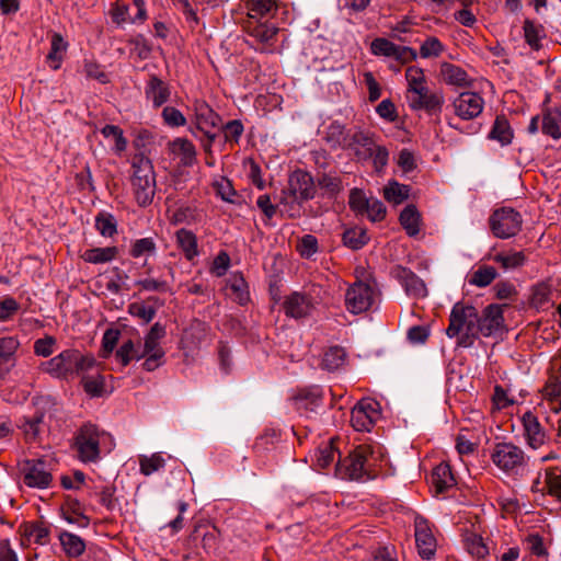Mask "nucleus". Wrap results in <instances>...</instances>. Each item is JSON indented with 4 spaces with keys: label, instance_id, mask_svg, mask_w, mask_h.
<instances>
[{
    "label": "nucleus",
    "instance_id": "obj_1",
    "mask_svg": "<svg viewBox=\"0 0 561 561\" xmlns=\"http://www.w3.org/2000/svg\"><path fill=\"white\" fill-rule=\"evenodd\" d=\"M479 311L472 305L457 302L454 305L449 325L446 329L448 337H457V345L471 347L478 339Z\"/></svg>",
    "mask_w": 561,
    "mask_h": 561
},
{
    "label": "nucleus",
    "instance_id": "obj_2",
    "mask_svg": "<svg viewBox=\"0 0 561 561\" xmlns=\"http://www.w3.org/2000/svg\"><path fill=\"white\" fill-rule=\"evenodd\" d=\"M95 365L92 355H83L80 351L68 348L42 364L43 370L59 379H73Z\"/></svg>",
    "mask_w": 561,
    "mask_h": 561
},
{
    "label": "nucleus",
    "instance_id": "obj_3",
    "mask_svg": "<svg viewBox=\"0 0 561 561\" xmlns=\"http://www.w3.org/2000/svg\"><path fill=\"white\" fill-rule=\"evenodd\" d=\"M375 448L371 445H359L343 462L337 461L336 472L342 479L360 480L369 477V468L377 460Z\"/></svg>",
    "mask_w": 561,
    "mask_h": 561
},
{
    "label": "nucleus",
    "instance_id": "obj_4",
    "mask_svg": "<svg viewBox=\"0 0 561 561\" xmlns=\"http://www.w3.org/2000/svg\"><path fill=\"white\" fill-rule=\"evenodd\" d=\"M131 186L135 199L141 207L151 204L154 192L156 181L151 162L148 159L140 158L138 162L133 163Z\"/></svg>",
    "mask_w": 561,
    "mask_h": 561
},
{
    "label": "nucleus",
    "instance_id": "obj_5",
    "mask_svg": "<svg viewBox=\"0 0 561 561\" xmlns=\"http://www.w3.org/2000/svg\"><path fill=\"white\" fill-rule=\"evenodd\" d=\"M100 431L91 423L83 424L73 437L72 447L82 462H96L100 459Z\"/></svg>",
    "mask_w": 561,
    "mask_h": 561
},
{
    "label": "nucleus",
    "instance_id": "obj_6",
    "mask_svg": "<svg viewBox=\"0 0 561 561\" xmlns=\"http://www.w3.org/2000/svg\"><path fill=\"white\" fill-rule=\"evenodd\" d=\"M492 233L500 239L516 236L523 225L522 215L511 207H502L493 211L489 219Z\"/></svg>",
    "mask_w": 561,
    "mask_h": 561
},
{
    "label": "nucleus",
    "instance_id": "obj_7",
    "mask_svg": "<svg viewBox=\"0 0 561 561\" xmlns=\"http://www.w3.org/2000/svg\"><path fill=\"white\" fill-rule=\"evenodd\" d=\"M493 463L505 472L517 471L525 465L523 449L513 443H497L491 453Z\"/></svg>",
    "mask_w": 561,
    "mask_h": 561
},
{
    "label": "nucleus",
    "instance_id": "obj_8",
    "mask_svg": "<svg viewBox=\"0 0 561 561\" xmlns=\"http://www.w3.org/2000/svg\"><path fill=\"white\" fill-rule=\"evenodd\" d=\"M375 300V289L364 282H355L345 294V305L350 312L358 314L367 311Z\"/></svg>",
    "mask_w": 561,
    "mask_h": 561
},
{
    "label": "nucleus",
    "instance_id": "obj_9",
    "mask_svg": "<svg viewBox=\"0 0 561 561\" xmlns=\"http://www.w3.org/2000/svg\"><path fill=\"white\" fill-rule=\"evenodd\" d=\"M408 100L412 110H424L428 114L439 113L444 105L443 93L431 90L427 85L420 87L408 93Z\"/></svg>",
    "mask_w": 561,
    "mask_h": 561
},
{
    "label": "nucleus",
    "instance_id": "obj_10",
    "mask_svg": "<svg viewBox=\"0 0 561 561\" xmlns=\"http://www.w3.org/2000/svg\"><path fill=\"white\" fill-rule=\"evenodd\" d=\"M378 403L365 399L360 400L351 412V424L358 432H369L379 419Z\"/></svg>",
    "mask_w": 561,
    "mask_h": 561
},
{
    "label": "nucleus",
    "instance_id": "obj_11",
    "mask_svg": "<svg viewBox=\"0 0 561 561\" xmlns=\"http://www.w3.org/2000/svg\"><path fill=\"white\" fill-rule=\"evenodd\" d=\"M505 329L503 309L499 305H489L482 313H479L478 337L497 336Z\"/></svg>",
    "mask_w": 561,
    "mask_h": 561
},
{
    "label": "nucleus",
    "instance_id": "obj_12",
    "mask_svg": "<svg viewBox=\"0 0 561 561\" xmlns=\"http://www.w3.org/2000/svg\"><path fill=\"white\" fill-rule=\"evenodd\" d=\"M455 114L461 119L469 121L478 117L484 107L483 98L477 92H462L454 101Z\"/></svg>",
    "mask_w": 561,
    "mask_h": 561
},
{
    "label": "nucleus",
    "instance_id": "obj_13",
    "mask_svg": "<svg viewBox=\"0 0 561 561\" xmlns=\"http://www.w3.org/2000/svg\"><path fill=\"white\" fill-rule=\"evenodd\" d=\"M36 410L32 416H25L19 426L27 442H34L39 435V425L43 423L46 411L53 405L50 397H41L34 400Z\"/></svg>",
    "mask_w": 561,
    "mask_h": 561
},
{
    "label": "nucleus",
    "instance_id": "obj_14",
    "mask_svg": "<svg viewBox=\"0 0 561 561\" xmlns=\"http://www.w3.org/2000/svg\"><path fill=\"white\" fill-rule=\"evenodd\" d=\"M314 305L316 301L310 294L294 291L285 298L283 308L286 316L300 319L309 316Z\"/></svg>",
    "mask_w": 561,
    "mask_h": 561
},
{
    "label": "nucleus",
    "instance_id": "obj_15",
    "mask_svg": "<svg viewBox=\"0 0 561 561\" xmlns=\"http://www.w3.org/2000/svg\"><path fill=\"white\" fill-rule=\"evenodd\" d=\"M391 275L400 282L409 296L417 298L426 296L427 289L424 282L409 268L397 265L392 268Z\"/></svg>",
    "mask_w": 561,
    "mask_h": 561
},
{
    "label": "nucleus",
    "instance_id": "obj_16",
    "mask_svg": "<svg viewBox=\"0 0 561 561\" xmlns=\"http://www.w3.org/2000/svg\"><path fill=\"white\" fill-rule=\"evenodd\" d=\"M207 336L206 324L199 320H194L186 329H184L181 344L185 351L184 356L193 355Z\"/></svg>",
    "mask_w": 561,
    "mask_h": 561
},
{
    "label": "nucleus",
    "instance_id": "obj_17",
    "mask_svg": "<svg viewBox=\"0 0 561 561\" xmlns=\"http://www.w3.org/2000/svg\"><path fill=\"white\" fill-rule=\"evenodd\" d=\"M286 190L304 202L312 199L316 194V185L312 176L308 172L300 170L295 171L289 176L288 187Z\"/></svg>",
    "mask_w": 561,
    "mask_h": 561
},
{
    "label": "nucleus",
    "instance_id": "obj_18",
    "mask_svg": "<svg viewBox=\"0 0 561 561\" xmlns=\"http://www.w3.org/2000/svg\"><path fill=\"white\" fill-rule=\"evenodd\" d=\"M415 542L419 553L424 559H430L434 556L436 549V540L428 527L427 522L417 517L415 519Z\"/></svg>",
    "mask_w": 561,
    "mask_h": 561
},
{
    "label": "nucleus",
    "instance_id": "obj_19",
    "mask_svg": "<svg viewBox=\"0 0 561 561\" xmlns=\"http://www.w3.org/2000/svg\"><path fill=\"white\" fill-rule=\"evenodd\" d=\"M524 436L529 447L537 449L546 443V432L540 425L538 419L531 413L526 412L522 417Z\"/></svg>",
    "mask_w": 561,
    "mask_h": 561
},
{
    "label": "nucleus",
    "instance_id": "obj_20",
    "mask_svg": "<svg viewBox=\"0 0 561 561\" xmlns=\"http://www.w3.org/2000/svg\"><path fill=\"white\" fill-rule=\"evenodd\" d=\"M194 116L196 129L204 131L209 140L214 141L215 135H210L205 129L207 127H216L220 121L219 115L206 102L197 100L194 102Z\"/></svg>",
    "mask_w": 561,
    "mask_h": 561
},
{
    "label": "nucleus",
    "instance_id": "obj_21",
    "mask_svg": "<svg viewBox=\"0 0 561 561\" xmlns=\"http://www.w3.org/2000/svg\"><path fill=\"white\" fill-rule=\"evenodd\" d=\"M27 472L24 476V483L31 488L45 489L50 485L53 480L51 473L48 471L45 461H28Z\"/></svg>",
    "mask_w": 561,
    "mask_h": 561
},
{
    "label": "nucleus",
    "instance_id": "obj_22",
    "mask_svg": "<svg viewBox=\"0 0 561 561\" xmlns=\"http://www.w3.org/2000/svg\"><path fill=\"white\" fill-rule=\"evenodd\" d=\"M278 28L275 25L267 23H250L248 25V34L257 44H261L260 48L262 51H272V47L276 41Z\"/></svg>",
    "mask_w": 561,
    "mask_h": 561
},
{
    "label": "nucleus",
    "instance_id": "obj_23",
    "mask_svg": "<svg viewBox=\"0 0 561 561\" xmlns=\"http://www.w3.org/2000/svg\"><path fill=\"white\" fill-rule=\"evenodd\" d=\"M190 539L193 542L201 541L206 551H211L217 548L219 539V530L208 523H201L194 527Z\"/></svg>",
    "mask_w": 561,
    "mask_h": 561
},
{
    "label": "nucleus",
    "instance_id": "obj_24",
    "mask_svg": "<svg viewBox=\"0 0 561 561\" xmlns=\"http://www.w3.org/2000/svg\"><path fill=\"white\" fill-rule=\"evenodd\" d=\"M541 131L554 140L561 138V106L542 110Z\"/></svg>",
    "mask_w": 561,
    "mask_h": 561
},
{
    "label": "nucleus",
    "instance_id": "obj_25",
    "mask_svg": "<svg viewBox=\"0 0 561 561\" xmlns=\"http://www.w3.org/2000/svg\"><path fill=\"white\" fill-rule=\"evenodd\" d=\"M375 145L373 134L358 129L348 135L345 148L354 150L358 158H364L365 154L374 149Z\"/></svg>",
    "mask_w": 561,
    "mask_h": 561
},
{
    "label": "nucleus",
    "instance_id": "obj_26",
    "mask_svg": "<svg viewBox=\"0 0 561 561\" xmlns=\"http://www.w3.org/2000/svg\"><path fill=\"white\" fill-rule=\"evenodd\" d=\"M302 203L300 198L288 190H283L280 193L279 201L277 203V209L283 216L288 218H299L302 214Z\"/></svg>",
    "mask_w": 561,
    "mask_h": 561
},
{
    "label": "nucleus",
    "instance_id": "obj_27",
    "mask_svg": "<svg viewBox=\"0 0 561 561\" xmlns=\"http://www.w3.org/2000/svg\"><path fill=\"white\" fill-rule=\"evenodd\" d=\"M350 131L339 122H332L324 130L323 140L331 149L345 148Z\"/></svg>",
    "mask_w": 561,
    "mask_h": 561
},
{
    "label": "nucleus",
    "instance_id": "obj_28",
    "mask_svg": "<svg viewBox=\"0 0 561 561\" xmlns=\"http://www.w3.org/2000/svg\"><path fill=\"white\" fill-rule=\"evenodd\" d=\"M440 76L444 82L447 84L457 87L470 85V80L468 78L467 72L462 68L454 64L443 62L440 65Z\"/></svg>",
    "mask_w": 561,
    "mask_h": 561
},
{
    "label": "nucleus",
    "instance_id": "obj_29",
    "mask_svg": "<svg viewBox=\"0 0 561 561\" xmlns=\"http://www.w3.org/2000/svg\"><path fill=\"white\" fill-rule=\"evenodd\" d=\"M170 89L167 83L157 77H151L146 88V95L153 106L159 107L165 103L170 96Z\"/></svg>",
    "mask_w": 561,
    "mask_h": 561
},
{
    "label": "nucleus",
    "instance_id": "obj_30",
    "mask_svg": "<svg viewBox=\"0 0 561 561\" xmlns=\"http://www.w3.org/2000/svg\"><path fill=\"white\" fill-rule=\"evenodd\" d=\"M59 541L62 546V549L65 553L69 558H78L80 557L84 550H85V542L84 540L72 533L69 531H61L59 534Z\"/></svg>",
    "mask_w": 561,
    "mask_h": 561
},
{
    "label": "nucleus",
    "instance_id": "obj_31",
    "mask_svg": "<svg viewBox=\"0 0 561 561\" xmlns=\"http://www.w3.org/2000/svg\"><path fill=\"white\" fill-rule=\"evenodd\" d=\"M432 484L435 486L437 493H443L455 483L449 465L442 462L436 466L432 472Z\"/></svg>",
    "mask_w": 561,
    "mask_h": 561
},
{
    "label": "nucleus",
    "instance_id": "obj_32",
    "mask_svg": "<svg viewBox=\"0 0 561 561\" xmlns=\"http://www.w3.org/2000/svg\"><path fill=\"white\" fill-rule=\"evenodd\" d=\"M513 136V129L505 116H496L489 138L499 141L502 146H506L512 142Z\"/></svg>",
    "mask_w": 561,
    "mask_h": 561
},
{
    "label": "nucleus",
    "instance_id": "obj_33",
    "mask_svg": "<svg viewBox=\"0 0 561 561\" xmlns=\"http://www.w3.org/2000/svg\"><path fill=\"white\" fill-rule=\"evenodd\" d=\"M399 220L408 236L414 237L420 232L421 215L414 205H408L401 211Z\"/></svg>",
    "mask_w": 561,
    "mask_h": 561
},
{
    "label": "nucleus",
    "instance_id": "obj_34",
    "mask_svg": "<svg viewBox=\"0 0 561 561\" xmlns=\"http://www.w3.org/2000/svg\"><path fill=\"white\" fill-rule=\"evenodd\" d=\"M317 186L322 191V195L333 198L343 191V184L340 176L332 173H322L317 179Z\"/></svg>",
    "mask_w": 561,
    "mask_h": 561
},
{
    "label": "nucleus",
    "instance_id": "obj_35",
    "mask_svg": "<svg viewBox=\"0 0 561 561\" xmlns=\"http://www.w3.org/2000/svg\"><path fill=\"white\" fill-rule=\"evenodd\" d=\"M345 350L340 346H331L323 353L321 367L329 371H334L341 368L345 364Z\"/></svg>",
    "mask_w": 561,
    "mask_h": 561
},
{
    "label": "nucleus",
    "instance_id": "obj_36",
    "mask_svg": "<svg viewBox=\"0 0 561 561\" xmlns=\"http://www.w3.org/2000/svg\"><path fill=\"white\" fill-rule=\"evenodd\" d=\"M524 37L526 43L534 49H541V39L546 37L545 28L541 24H536L531 20H525L524 22Z\"/></svg>",
    "mask_w": 561,
    "mask_h": 561
},
{
    "label": "nucleus",
    "instance_id": "obj_37",
    "mask_svg": "<svg viewBox=\"0 0 561 561\" xmlns=\"http://www.w3.org/2000/svg\"><path fill=\"white\" fill-rule=\"evenodd\" d=\"M410 186L391 181L383 187V197L387 202L399 205L409 198Z\"/></svg>",
    "mask_w": 561,
    "mask_h": 561
},
{
    "label": "nucleus",
    "instance_id": "obj_38",
    "mask_svg": "<svg viewBox=\"0 0 561 561\" xmlns=\"http://www.w3.org/2000/svg\"><path fill=\"white\" fill-rule=\"evenodd\" d=\"M463 542L467 551L477 559H484L489 554V548L483 538L476 533H466Z\"/></svg>",
    "mask_w": 561,
    "mask_h": 561
},
{
    "label": "nucleus",
    "instance_id": "obj_39",
    "mask_svg": "<svg viewBox=\"0 0 561 561\" xmlns=\"http://www.w3.org/2000/svg\"><path fill=\"white\" fill-rule=\"evenodd\" d=\"M368 240L365 229L359 227L346 229L342 234L343 244L352 250L363 248Z\"/></svg>",
    "mask_w": 561,
    "mask_h": 561
},
{
    "label": "nucleus",
    "instance_id": "obj_40",
    "mask_svg": "<svg viewBox=\"0 0 561 561\" xmlns=\"http://www.w3.org/2000/svg\"><path fill=\"white\" fill-rule=\"evenodd\" d=\"M117 254L115 247L94 248L84 251L82 259L88 263L100 264L112 261Z\"/></svg>",
    "mask_w": 561,
    "mask_h": 561
},
{
    "label": "nucleus",
    "instance_id": "obj_41",
    "mask_svg": "<svg viewBox=\"0 0 561 561\" xmlns=\"http://www.w3.org/2000/svg\"><path fill=\"white\" fill-rule=\"evenodd\" d=\"M178 244L188 261H193L198 255L197 239L193 232L185 229L178 230Z\"/></svg>",
    "mask_w": 561,
    "mask_h": 561
},
{
    "label": "nucleus",
    "instance_id": "obj_42",
    "mask_svg": "<svg viewBox=\"0 0 561 561\" xmlns=\"http://www.w3.org/2000/svg\"><path fill=\"white\" fill-rule=\"evenodd\" d=\"M19 345V341L14 337H0V375L8 371L4 366L12 360Z\"/></svg>",
    "mask_w": 561,
    "mask_h": 561
},
{
    "label": "nucleus",
    "instance_id": "obj_43",
    "mask_svg": "<svg viewBox=\"0 0 561 561\" xmlns=\"http://www.w3.org/2000/svg\"><path fill=\"white\" fill-rule=\"evenodd\" d=\"M24 536L28 540L44 546L49 542V528L43 522L28 523L25 525Z\"/></svg>",
    "mask_w": 561,
    "mask_h": 561
},
{
    "label": "nucleus",
    "instance_id": "obj_44",
    "mask_svg": "<svg viewBox=\"0 0 561 561\" xmlns=\"http://www.w3.org/2000/svg\"><path fill=\"white\" fill-rule=\"evenodd\" d=\"M230 297L243 306L249 301L248 285L241 275H233L229 280Z\"/></svg>",
    "mask_w": 561,
    "mask_h": 561
},
{
    "label": "nucleus",
    "instance_id": "obj_45",
    "mask_svg": "<svg viewBox=\"0 0 561 561\" xmlns=\"http://www.w3.org/2000/svg\"><path fill=\"white\" fill-rule=\"evenodd\" d=\"M334 444L335 439L331 438L329 443L319 447L317 455V466L319 468H328L335 460L336 456L337 458H341V454L337 451ZM337 461H341V459H339Z\"/></svg>",
    "mask_w": 561,
    "mask_h": 561
},
{
    "label": "nucleus",
    "instance_id": "obj_46",
    "mask_svg": "<svg viewBox=\"0 0 561 561\" xmlns=\"http://www.w3.org/2000/svg\"><path fill=\"white\" fill-rule=\"evenodd\" d=\"M492 260L499 263L505 270L517 268L523 266L526 262L524 252H510V253H497Z\"/></svg>",
    "mask_w": 561,
    "mask_h": 561
},
{
    "label": "nucleus",
    "instance_id": "obj_47",
    "mask_svg": "<svg viewBox=\"0 0 561 561\" xmlns=\"http://www.w3.org/2000/svg\"><path fill=\"white\" fill-rule=\"evenodd\" d=\"M95 227L103 237H113L117 232L115 217L106 211L96 215Z\"/></svg>",
    "mask_w": 561,
    "mask_h": 561
},
{
    "label": "nucleus",
    "instance_id": "obj_48",
    "mask_svg": "<svg viewBox=\"0 0 561 561\" xmlns=\"http://www.w3.org/2000/svg\"><path fill=\"white\" fill-rule=\"evenodd\" d=\"M250 19H259L276 9L275 0H248Z\"/></svg>",
    "mask_w": 561,
    "mask_h": 561
},
{
    "label": "nucleus",
    "instance_id": "obj_49",
    "mask_svg": "<svg viewBox=\"0 0 561 561\" xmlns=\"http://www.w3.org/2000/svg\"><path fill=\"white\" fill-rule=\"evenodd\" d=\"M497 276V272L493 266L482 265L473 272L470 284L478 287H485L490 285Z\"/></svg>",
    "mask_w": 561,
    "mask_h": 561
},
{
    "label": "nucleus",
    "instance_id": "obj_50",
    "mask_svg": "<svg viewBox=\"0 0 561 561\" xmlns=\"http://www.w3.org/2000/svg\"><path fill=\"white\" fill-rule=\"evenodd\" d=\"M135 348L136 346L134 342L131 340H127L116 351V358L122 363L123 366H127L133 359L139 360L147 355L144 347L141 355H135Z\"/></svg>",
    "mask_w": 561,
    "mask_h": 561
},
{
    "label": "nucleus",
    "instance_id": "obj_51",
    "mask_svg": "<svg viewBox=\"0 0 561 561\" xmlns=\"http://www.w3.org/2000/svg\"><path fill=\"white\" fill-rule=\"evenodd\" d=\"M156 252V243L152 238H142L136 240L131 247L129 254L135 257H148Z\"/></svg>",
    "mask_w": 561,
    "mask_h": 561
},
{
    "label": "nucleus",
    "instance_id": "obj_52",
    "mask_svg": "<svg viewBox=\"0 0 561 561\" xmlns=\"http://www.w3.org/2000/svg\"><path fill=\"white\" fill-rule=\"evenodd\" d=\"M165 335V329L159 322L154 323L145 337L144 348L146 353L150 351H162L159 341Z\"/></svg>",
    "mask_w": 561,
    "mask_h": 561
},
{
    "label": "nucleus",
    "instance_id": "obj_53",
    "mask_svg": "<svg viewBox=\"0 0 561 561\" xmlns=\"http://www.w3.org/2000/svg\"><path fill=\"white\" fill-rule=\"evenodd\" d=\"M215 188L217 195L220 196L222 201L231 204H241V197L238 195L229 180L221 179L220 181L216 182Z\"/></svg>",
    "mask_w": 561,
    "mask_h": 561
},
{
    "label": "nucleus",
    "instance_id": "obj_54",
    "mask_svg": "<svg viewBox=\"0 0 561 561\" xmlns=\"http://www.w3.org/2000/svg\"><path fill=\"white\" fill-rule=\"evenodd\" d=\"M178 10H181L190 28L198 24L196 0H178Z\"/></svg>",
    "mask_w": 561,
    "mask_h": 561
},
{
    "label": "nucleus",
    "instance_id": "obj_55",
    "mask_svg": "<svg viewBox=\"0 0 561 561\" xmlns=\"http://www.w3.org/2000/svg\"><path fill=\"white\" fill-rule=\"evenodd\" d=\"M178 150L183 165L192 167L196 162L195 146L187 139L178 138Z\"/></svg>",
    "mask_w": 561,
    "mask_h": 561
},
{
    "label": "nucleus",
    "instance_id": "obj_56",
    "mask_svg": "<svg viewBox=\"0 0 561 561\" xmlns=\"http://www.w3.org/2000/svg\"><path fill=\"white\" fill-rule=\"evenodd\" d=\"M139 465L141 473L145 476H150L164 466V459L160 454H153L150 457L141 456L139 459Z\"/></svg>",
    "mask_w": 561,
    "mask_h": 561
},
{
    "label": "nucleus",
    "instance_id": "obj_57",
    "mask_svg": "<svg viewBox=\"0 0 561 561\" xmlns=\"http://www.w3.org/2000/svg\"><path fill=\"white\" fill-rule=\"evenodd\" d=\"M366 158H371L375 170L380 172L388 163L389 152L386 147L376 144L374 149L365 154L364 159Z\"/></svg>",
    "mask_w": 561,
    "mask_h": 561
},
{
    "label": "nucleus",
    "instance_id": "obj_58",
    "mask_svg": "<svg viewBox=\"0 0 561 561\" xmlns=\"http://www.w3.org/2000/svg\"><path fill=\"white\" fill-rule=\"evenodd\" d=\"M405 78L408 81V93L426 85L424 72L419 67H409L405 71Z\"/></svg>",
    "mask_w": 561,
    "mask_h": 561
},
{
    "label": "nucleus",
    "instance_id": "obj_59",
    "mask_svg": "<svg viewBox=\"0 0 561 561\" xmlns=\"http://www.w3.org/2000/svg\"><path fill=\"white\" fill-rule=\"evenodd\" d=\"M83 389L91 397H101L104 391V377L98 375L94 377L82 378Z\"/></svg>",
    "mask_w": 561,
    "mask_h": 561
},
{
    "label": "nucleus",
    "instance_id": "obj_60",
    "mask_svg": "<svg viewBox=\"0 0 561 561\" xmlns=\"http://www.w3.org/2000/svg\"><path fill=\"white\" fill-rule=\"evenodd\" d=\"M369 202H370V198H367L365 196V194L363 193V191L358 190V188H353L350 193V199H348V204H350V207L363 215L366 213L367 210V207L369 205Z\"/></svg>",
    "mask_w": 561,
    "mask_h": 561
},
{
    "label": "nucleus",
    "instance_id": "obj_61",
    "mask_svg": "<svg viewBox=\"0 0 561 561\" xmlns=\"http://www.w3.org/2000/svg\"><path fill=\"white\" fill-rule=\"evenodd\" d=\"M444 47L437 37H428L420 47L422 58L438 57Z\"/></svg>",
    "mask_w": 561,
    "mask_h": 561
},
{
    "label": "nucleus",
    "instance_id": "obj_62",
    "mask_svg": "<svg viewBox=\"0 0 561 561\" xmlns=\"http://www.w3.org/2000/svg\"><path fill=\"white\" fill-rule=\"evenodd\" d=\"M397 45L386 38H376L371 43V53L377 56L393 57Z\"/></svg>",
    "mask_w": 561,
    "mask_h": 561
},
{
    "label": "nucleus",
    "instance_id": "obj_63",
    "mask_svg": "<svg viewBox=\"0 0 561 561\" xmlns=\"http://www.w3.org/2000/svg\"><path fill=\"white\" fill-rule=\"evenodd\" d=\"M297 250L301 256L311 257L318 251L317 238L312 234L304 236L297 244Z\"/></svg>",
    "mask_w": 561,
    "mask_h": 561
},
{
    "label": "nucleus",
    "instance_id": "obj_64",
    "mask_svg": "<svg viewBox=\"0 0 561 561\" xmlns=\"http://www.w3.org/2000/svg\"><path fill=\"white\" fill-rule=\"evenodd\" d=\"M550 288L546 284H538L533 287L531 304L537 308L543 307L550 300Z\"/></svg>",
    "mask_w": 561,
    "mask_h": 561
}]
</instances>
